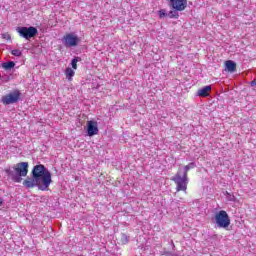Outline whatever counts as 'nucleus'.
Here are the masks:
<instances>
[{"mask_svg":"<svg viewBox=\"0 0 256 256\" xmlns=\"http://www.w3.org/2000/svg\"><path fill=\"white\" fill-rule=\"evenodd\" d=\"M79 61H81V58L79 57H75L72 59L71 61L72 69L77 70V63H79Z\"/></svg>","mask_w":256,"mask_h":256,"instance_id":"2eb2a0df","label":"nucleus"},{"mask_svg":"<svg viewBox=\"0 0 256 256\" xmlns=\"http://www.w3.org/2000/svg\"><path fill=\"white\" fill-rule=\"evenodd\" d=\"M170 5L176 11H185L187 8V0H170Z\"/></svg>","mask_w":256,"mask_h":256,"instance_id":"6e6552de","label":"nucleus"},{"mask_svg":"<svg viewBox=\"0 0 256 256\" xmlns=\"http://www.w3.org/2000/svg\"><path fill=\"white\" fill-rule=\"evenodd\" d=\"M159 17L160 19H163L165 17H169V14H167V11L165 9H162L159 11Z\"/></svg>","mask_w":256,"mask_h":256,"instance_id":"f3484780","label":"nucleus"},{"mask_svg":"<svg viewBox=\"0 0 256 256\" xmlns=\"http://www.w3.org/2000/svg\"><path fill=\"white\" fill-rule=\"evenodd\" d=\"M20 37L24 39H33L35 35H37V28L30 26V27H20L17 29Z\"/></svg>","mask_w":256,"mask_h":256,"instance_id":"0eeeda50","label":"nucleus"},{"mask_svg":"<svg viewBox=\"0 0 256 256\" xmlns=\"http://www.w3.org/2000/svg\"><path fill=\"white\" fill-rule=\"evenodd\" d=\"M190 169H195V163L191 162L190 164L186 165L184 168L180 167L172 178L176 185V191H183L187 193V185H189V177H187V173H189Z\"/></svg>","mask_w":256,"mask_h":256,"instance_id":"f03ea898","label":"nucleus"},{"mask_svg":"<svg viewBox=\"0 0 256 256\" xmlns=\"http://www.w3.org/2000/svg\"><path fill=\"white\" fill-rule=\"evenodd\" d=\"M226 71L229 73H235L237 69V64L233 60H228L225 62Z\"/></svg>","mask_w":256,"mask_h":256,"instance_id":"9d476101","label":"nucleus"},{"mask_svg":"<svg viewBox=\"0 0 256 256\" xmlns=\"http://www.w3.org/2000/svg\"><path fill=\"white\" fill-rule=\"evenodd\" d=\"M251 86H252V87H256V80H253V81L251 82Z\"/></svg>","mask_w":256,"mask_h":256,"instance_id":"6ab92c4d","label":"nucleus"},{"mask_svg":"<svg viewBox=\"0 0 256 256\" xmlns=\"http://www.w3.org/2000/svg\"><path fill=\"white\" fill-rule=\"evenodd\" d=\"M209 93H211V86H205L202 89L198 90V97H209Z\"/></svg>","mask_w":256,"mask_h":256,"instance_id":"9b49d317","label":"nucleus"},{"mask_svg":"<svg viewBox=\"0 0 256 256\" xmlns=\"http://www.w3.org/2000/svg\"><path fill=\"white\" fill-rule=\"evenodd\" d=\"M215 222L220 229H227L231 225V218L225 210H221L215 214Z\"/></svg>","mask_w":256,"mask_h":256,"instance_id":"20e7f679","label":"nucleus"},{"mask_svg":"<svg viewBox=\"0 0 256 256\" xmlns=\"http://www.w3.org/2000/svg\"><path fill=\"white\" fill-rule=\"evenodd\" d=\"M3 38L9 40V39H11V35H9V34H4V35H3Z\"/></svg>","mask_w":256,"mask_h":256,"instance_id":"a211bd4d","label":"nucleus"},{"mask_svg":"<svg viewBox=\"0 0 256 256\" xmlns=\"http://www.w3.org/2000/svg\"><path fill=\"white\" fill-rule=\"evenodd\" d=\"M51 183H53L51 172L49 169L45 168V165L39 164L34 166L32 170V178L24 180L23 185L26 189L38 187L40 191H47Z\"/></svg>","mask_w":256,"mask_h":256,"instance_id":"f257e3e1","label":"nucleus"},{"mask_svg":"<svg viewBox=\"0 0 256 256\" xmlns=\"http://www.w3.org/2000/svg\"><path fill=\"white\" fill-rule=\"evenodd\" d=\"M11 53L14 55V57H21V55H23V52H21L19 49H14L11 51Z\"/></svg>","mask_w":256,"mask_h":256,"instance_id":"dca6fc26","label":"nucleus"},{"mask_svg":"<svg viewBox=\"0 0 256 256\" xmlns=\"http://www.w3.org/2000/svg\"><path fill=\"white\" fill-rule=\"evenodd\" d=\"M3 69H6V71H9V69H13L15 67V62L10 61V62H5L2 64Z\"/></svg>","mask_w":256,"mask_h":256,"instance_id":"ddd939ff","label":"nucleus"},{"mask_svg":"<svg viewBox=\"0 0 256 256\" xmlns=\"http://www.w3.org/2000/svg\"><path fill=\"white\" fill-rule=\"evenodd\" d=\"M87 133L89 137H93V135H97L99 133V127H97V122L88 121L87 123Z\"/></svg>","mask_w":256,"mask_h":256,"instance_id":"1a4fd4ad","label":"nucleus"},{"mask_svg":"<svg viewBox=\"0 0 256 256\" xmlns=\"http://www.w3.org/2000/svg\"><path fill=\"white\" fill-rule=\"evenodd\" d=\"M172 256H179V255H177V254H172Z\"/></svg>","mask_w":256,"mask_h":256,"instance_id":"412c9836","label":"nucleus"},{"mask_svg":"<svg viewBox=\"0 0 256 256\" xmlns=\"http://www.w3.org/2000/svg\"><path fill=\"white\" fill-rule=\"evenodd\" d=\"M5 173L14 183H21L22 177H27L29 173V163L20 162L12 167L6 168Z\"/></svg>","mask_w":256,"mask_h":256,"instance_id":"7ed1b4c3","label":"nucleus"},{"mask_svg":"<svg viewBox=\"0 0 256 256\" xmlns=\"http://www.w3.org/2000/svg\"><path fill=\"white\" fill-rule=\"evenodd\" d=\"M62 43L64 47L71 48L77 47L81 43V38L75 32H70L62 37Z\"/></svg>","mask_w":256,"mask_h":256,"instance_id":"39448f33","label":"nucleus"},{"mask_svg":"<svg viewBox=\"0 0 256 256\" xmlns=\"http://www.w3.org/2000/svg\"><path fill=\"white\" fill-rule=\"evenodd\" d=\"M3 205V200L0 198V207Z\"/></svg>","mask_w":256,"mask_h":256,"instance_id":"aec40b11","label":"nucleus"},{"mask_svg":"<svg viewBox=\"0 0 256 256\" xmlns=\"http://www.w3.org/2000/svg\"><path fill=\"white\" fill-rule=\"evenodd\" d=\"M21 99V91L14 90L13 92H10L9 94L5 95L1 99V103L3 105H13L17 103Z\"/></svg>","mask_w":256,"mask_h":256,"instance_id":"423d86ee","label":"nucleus"},{"mask_svg":"<svg viewBox=\"0 0 256 256\" xmlns=\"http://www.w3.org/2000/svg\"><path fill=\"white\" fill-rule=\"evenodd\" d=\"M65 75H66V79H68V81H73V77H75V70H73L71 68H66Z\"/></svg>","mask_w":256,"mask_h":256,"instance_id":"f8f14e48","label":"nucleus"},{"mask_svg":"<svg viewBox=\"0 0 256 256\" xmlns=\"http://www.w3.org/2000/svg\"><path fill=\"white\" fill-rule=\"evenodd\" d=\"M178 10L174 9V10H171L169 13H168V17L170 19H179V12H177Z\"/></svg>","mask_w":256,"mask_h":256,"instance_id":"4468645a","label":"nucleus"}]
</instances>
